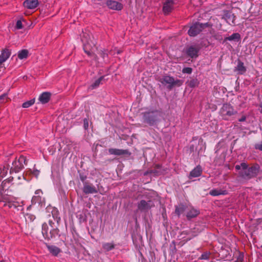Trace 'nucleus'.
<instances>
[{"label": "nucleus", "mask_w": 262, "mask_h": 262, "mask_svg": "<svg viewBox=\"0 0 262 262\" xmlns=\"http://www.w3.org/2000/svg\"><path fill=\"white\" fill-rule=\"evenodd\" d=\"M192 69L191 68H185L182 70L183 73L191 74L192 72Z\"/></svg>", "instance_id": "35"}, {"label": "nucleus", "mask_w": 262, "mask_h": 262, "mask_svg": "<svg viewBox=\"0 0 262 262\" xmlns=\"http://www.w3.org/2000/svg\"><path fill=\"white\" fill-rule=\"evenodd\" d=\"M235 168L236 170H239L242 168L243 171L241 176L246 179L256 177L259 171L258 166H254L248 168V165L245 163H242L240 165H236Z\"/></svg>", "instance_id": "1"}, {"label": "nucleus", "mask_w": 262, "mask_h": 262, "mask_svg": "<svg viewBox=\"0 0 262 262\" xmlns=\"http://www.w3.org/2000/svg\"><path fill=\"white\" fill-rule=\"evenodd\" d=\"M40 193H41V191L40 190H37L35 191V193L36 194H39Z\"/></svg>", "instance_id": "42"}, {"label": "nucleus", "mask_w": 262, "mask_h": 262, "mask_svg": "<svg viewBox=\"0 0 262 262\" xmlns=\"http://www.w3.org/2000/svg\"><path fill=\"white\" fill-rule=\"evenodd\" d=\"M186 210V207L183 205H180L179 206H177L176 208L175 212L178 215H180V214L183 213Z\"/></svg>", "instance_id": "22"}, {"label": "nucleus", "mask_w": 262, "mask_h": 262, "mask_svg": "<svg viewBox=\"0 0 262 262\" xmlns=\"http://www.w3.org/2000/svg\"><path fill=\"white\" fill-rule=\"evenodd\" d=\"M105 55V53H103V55H102L103 58H104Z\"/></svg>", "instance_id": "44"}, {"label": "nucleus", "mask_w": 262, "mask_h": 262, "mask_svg": "<svg viewBox=\"0 0 262 262\" xmlns=\"http://www.w3.org/2000/svg\"><path fill=\"white\" fill-rule=\"evenodd\" d=\"M202 173V169L201 167L197 166L194 168L189 174V178H196L201 176Z\"/></svg>", "instance_id": "17"}, {"label": "nucleus", "mask_w": 262, "mask_h": 262, "mask_svg": "<svg viewBox=\"0 0 262 262\" xmlns=\"http://www.w3.org/2000/svg\"><path fill=\"white\" fill-rule=\"evenodd\" d=\"M84 127L86 129L89 127V121L86 119H85L83 121Z\"/></svg>", "instance_id": "37"}, {"label": "nucleus", "mask_w": 262, "mask_h": 262, "mask_svg": "<svg viewBox=\"0 0 262 262\" xmlns=\"http://www.w3.org/2000/svg\"><path fill=\"white\" fill-rule=\"evenodd\" d=\"M13 178H9L8 179L4 180L2 183V187L3 190L9 188L11 185Z\"/></svg>", "instance_id": "23"}, {"label": "nucleus", "mask_w": 262, "mask_h": 262, "mask_svg": "<svg viewBox=\"0 0 262 262\" xmlns=\"http://www.w3.org/2000/svg\"><path fill=\"white\" fill-rule=\"evenodd\" d=\"M211 255V253L208 251H206L204 252L201 256V257H199V259H203V260H207L209 259Z\"/></svg>", "instance_id": "27"}, {"label": "nucleus", "mask_w": 262, "mask_h": 262, "mask_svg": "<svg viewBox=\"0 0 262 262\" xmlns=\"http://www.w3.org/2000/svg\"><path fill=\"white\" fill-rule=\"evenodd\" d=\"M8 168L7 167L4 166L3 169H1L0 172V177L2 178H4L5 177L7 173Z\"/></svg>", "instance_id": "32"}, {"label": "nucleus", "mask_w": 262, "mask_h": 262, "mask_svg": "<svg viewBox=\"0 0 262 262\" xmlns=\"http://www.w3.org/2000/svg\"><path fill=\"white\" fill-rule=\"evenodd\" d=\"M223 18H224L229 25H235V16L231 12L228 11L226 12Z\"/></svg>", "instance_id": "10"}, {"label": "nucleus", "mask_w": 262, "mask_h": 262, "mask_svg": "<svg viewBox=\"0 0 262 262\" xmlns=\"http://www.w3.org/2000/svg\"><path fill=\"white\" fill-rule=\"evenodd\" d=\"M103 79V77H100L99 78H98V79H97L95 82L92 85V87L93 88H95L96 87H97L99 85L101 81L102 80V79Z\"/></svg>", "instance_id": "33"}, {"label": "nucleus", "mask_w": 262, "mask_h": 262, "mask_svg": "<svg viewBox=\"0 0 262 262\" xmlns=\"http://www.w3.org/2000/svg\"><path fill=\"white\" fill-rule=\"evenodd\" d=\"M5 98H6V96H3L0 97V103L4 102V101H2V100Z\"/></svg>", "instance_id": "41"}, {"label": "nucleus", "mask_w": 262, "mask_h": 262, "mask_svg": "<svg viewBox=\"0 0 262 262\" xmlns=\"http://www.w3.org/2000/svg\"><path fill=\"white\" fill-rule=\"evenodd\" d=\"M261 112H262V103H261Z\"/></svg>", "instance_id": "47"}, {"label": "nucleus", "mask_w": 262, "mask_h": 262, "mask_svg": "<svg viewBox=\"0 0 262 262\" xmlns=\"http://www.w3.org/2000/svg\"><path fill=\"white\" fill-rule=\"evenodd\" d=\"M158 80L163 84L167 85L168 89H171L174 86H180L182 84L183 81L179 79L175 80L173 77L164 75L160 78Z\"/></svg>", "instance_id": "3"}, {"label": "nucleus", "mask_w": 262, "mask_h": 262, "mask_svg": "<svg viewBox=\"0 0 262 262\" xmlns=\"http://www.w3.org/2000/svg\"><path fill=\"white\" fill-rule=\"evenodd\" d=\"M51 97V94L49 92L42 93L39 97V101L42 103L45 104L49 102Z\"/></svg>", "instance_id": "16"}, {"label": "nucleus", "mask_w": 262, "mask_h": 262, "mask_svg": "<svg viewBox=\"0 0 262 262\" xmlns=\"http://www.w3.org/2000/svg\"><path fill=\"white\" fill-rule=\"evenodd\" d=\"M209 194L212 196H217L221 194H226V191L221 189H212L210 191Z\"/></svg>", "instance_id": "21"}, {"label": "nucleus", "mask_w": 262, "mask_h": 262, "mask_svg": "<svg viewBox=\"0 0 262 262\" xmlns=\"http://www.w3.org/2000/svg\"><path fill=\"white\" fill-rule=\"evenodd\" d=\"M12 200L9 196L8 195H3L0 192V202H5V206H8L9 208L12 207V204H11Z\"/></svg>", "instance_id": "14"}, {"label": "nucleus", "mask_w": 262, "mask_h": 262, "mask_svg": "<svg viewBox=\"0 0 262 262\" xmlns=\"http://www.w3.org/2000/svg\"><path fill=\"white\" fill-rule=\"evenodd\" d=\"M199 85V81L196 79H193L189 82L188 85L191 88H194Z\"/></svg>", "instance_id": "30"}, {"label": "nucleus", "mask_w": 262, "mask_h": 262, "mask_svg": "<svg viewBox=\"0 0 262 262\" xmlns=\"http://www.w3.org/2000/svg\"><path fill=\"white\" fill-rule=\"evenodd\" d=\"M81 179L82 181H84V178H82Z\"/></svg>", "instance_id": "45"}, {"label": "nucleus", "mask_w": 262, "mask_h": 262, "mask_svg": "<svg viewBox=\"0 0 262 262\" xmlns=\"http://www.w3.org/2000/svg\"><path fill=\"white\" fill-rule=\"evenodd\" d=\"M106 4L107 6L112 10L119 11L123 8V5L115 1L107 0Z\"/></svg>", "instance_id": "7"}, {"label": "nucleus", "mask_w": 262, "mask_h": 262, "mask_svg": "<svg viewBox=\"0 0 262 262\" xmlns=\"http://www.w3.org/2000/svg\"><path fill=\"white\" fill-rule=\"evenodd\" d=\"M47 247L50 252L54 256H57L60 252V249L56 246L47 245Z\"/></svg>", "instance_id": "18"}, {"label": "nucleus", "mask_w": 262, "mask_h": 262, "mask_svg": "<svg viewBox=\"0 0 262 262\" xmlns=\"http://www.w3.org/2000/svg\"><path fill=\"white\" fill-rule=\"evenodd\" d=\"M155 204L151 200H142L138 204V208L141 211H146L154 207Z\"/></svg>", "instance_id": "6"}, {"label": "nucleus", "mask_w": 262, "mask_h": 262, "mask_svg": "<svg viewBox=\"0 0 262 262\" xmlns=\"http://www.w3.org/2000/svg\"><path fill=\"white\" fill-rule=\"evenodd\" d=\"M173 0H167L163 5V11L165 14H169L173 7Z\"/></svg>", "instance_id": "9"}, {"label": "nucleus", "mask_w": 262, "mask_h": 262, "mask_svg": "<svg viewBox=\"0 0 262 262\" xmlns=\"http://www.w3.org/2000/svg\"><path fill=\"white\" fill-rule=\"evenodd\" d=\"M27 164L26 158L24 156H20L18 159H16L12 163V166L10 169V172L14 171L17 172L21 170Z\"/></svg>", "instance_id": "4"}, {"label": "nucleus", "mask_w": 262, "mask_h": 262, "mask_svg": "<svg viewBox=\"0 0 262 262\" xmlns=\"http://www.w3.org/2000/svg\"><path fill=\"white\" fill-rule=\"evenodd\" d=\"M108 152L111 155H122L127 153V151L126 150L123 149H119L116 148H110L108 149Z\"/></svg>", "instance_id": "19"}, {"label": "nucleus", "mask_w": 262, "mask_h": 262, "mask_svg": "<svg viewBox=\"0 0 262 262\" xmlns=\"http://www.w3.org/2000/svg\"><path fill=\"white\" fill-rule=\"evenodd\" d=\"M246 119V116H243L241 118H239L238 119V121L239 122H243V121H245Z\"/></svg>", "instance_id": "38"}, {"label": "nucleus", "mask_w": 262, "mask_h": 262, "mask_svg": "<svg viewBox=\"0 0 262 262\" xmlns=\"http://www.w3.org/2000/svg\"><path fill=\"white\" fill-rule=\"evenodd\" d=\"M199 51V48H196L194 46H190L187 49L186 51V53L187 55H188L191 58H196L198 56Z\"/></svg>", "instance_id": "11"}, {"label": "nucleus", "mask_w": 262, "mask_h": 262, "mask_svg": "<svg viewBox=\"0 0 262 262\" xmlns=\"http://www.w3.org/2000/svg\"><path fill=\"white\" fill-rule=\"evenodd\" d=\"M13 205H14V206L15 207H16V205L13 204Z\"/></svg>", "instance_id": "48"}, {"label": "nucleus", "mask_w": 262, "mask_h": 262, "mask_svg": "<svg viewBox=\"0 0 262 262\" xmlns=\"http://www.w3.org/2000/svg\"><path fill=\"white\" fill-rule=\"evenodd\" d=\"M103 248L106 251H110L114 248V246L111 243H104L102 245Z\"/></svg>", "instance_id": "28"}, {"label": "nucleus", "mask_w": 262, "mask_h": 262, "mask_svg": "<svg viewBox=\"0 0 262 262\" xmlns=\"http://www.w3.org/2000/svg\"><path fill=\"white\" fill-rule=\"evenodd\" d=\"M24 19L21 20H18L16 24V28L17 29H21L23 28V25H22V21H24Z\"/></svg>", "instance_id": "34"}, {"label": "nucleus", "mask_w": 262, "mask_h": 262, "mask_svg": "<svg viewBox=\"0 0 262 262\" xmlns=\"http://www.w3.org/2000/svg\"><path fill=\"white\" fill-rule=\"evenodd\" d=\"M39 173V171L38 170H34L33 171V174L35 175L36 177H37Z\"/></svg>", "instance_id": "39"}, {"label": "nucleus", "mask_w": 262, "mask_h": 262, "mask_svg": "<svg viewBox=\"0 0 262 262\" xmlns=\"http://www.w3.org/2000/svg\"><path fill=\"white\" fill-rule=\"evenodd\" d=\"M0 262H4L3 260L0 261Z\"/></svg>", "instance_id": "49"}, {"label": "nucleus", "mask_w": 262, "mask_h": 262, "mask_svg": "<svg viewBox=\"0 0 262 262\" xmlns=\"http://www.w3.org/2000/svg\"><path fill=\"white\" fill-rule=\"evenodd\" d=\"M88 44H89V42H88L86 43H84V50L85 51V52L89 55H91V53L90 52V51H87V49H88Z\"/></svg>", "instance_id": "36"}, {"label": "nucleus", "mask_w": 262, "mask_h": 262, "mask_svg": "<svg viewBox=\"0 0 262 262\" xmlns=\"http://www.w3.org/2000/svg\"><path fill=\"white\" fill-rule=\"evenodd\" d=\"M220 114L222 119L228 120L232 116L237 114V111L229 104H224L220 111Z\"/></svg>", "instance_id": "2"}, {"label": "nucleus", "mask_w": 262, "mask_h": 262, "mask_svg": "<svg viewBox=\"0 0 262 262\" xmlns=\"http://www.w3.org/2000/svg\"><path fill=\"white\" fill-rule=\"evenodd\" d=\"M48 226L47 223H43L42 225V233L43 236H48Z\"/></svg>", "instance_id": "31"}, {"label": "nucleus", "mask_w": 262, "mask_h": 262, "mask_svg": "<svg viewBox=\"0 0 262 262\" xmlns=\"http://www.w3.org/2000/svg\"><path fill=\"white\" fill-rule=\"evenodd\" d=\"M38 0H26L24 2V5L25 7L29 9L36 8L38 5Z\"/></svg>", "instance_id": "12"}, {"label": "nucleus", "mask_w": 262, "mask_h": 262, "mask_svg": "<svg viewBox=\"0 0 262 262\" xmlns=\"http://www.w3.org/2000/svg\"><path fill=\"white\" fill-rule=\"evenodd\" d=\"M56 220H57V222H58L60 220V218L56 217Z\"/></svg>", "instance_id": "43"}, {"label": "nucleus", "mask_w": 262, "mask_h": 262, "mask_svg": "<svg viewBox=\"0 0 262 262\" xmlns=\"http://www.w3.org/2000/svg\"><path fill=\"white\" fill-rule=\"evenodd\" d=\"M157 116L153 113H145L144 119L145 122L149 125H153L157 120Z\"/></svg>", "instance_id": "8"}, {"label": "nucleus", "mask_w": 262, "mask_h": 262, "mask_svg": "<svg viewBox=\"0 0 262 262\" xmlns=\"http://www.w3.org/2000/svg\"><path fill=\"white\" fill-rule=\"evenodd\" d=\"M236 70L239 72L240 74H243L246 71V68L244 66V63L242 62H239L236 67Z\"/></svg>", "instance_id": "26"}, {"label": "nucleus", "mask_w": 262, "mask_h": 262, "mask_svg": "<svg viewBox=\"0 0 262 262\" xmlns=\"http://www.w3.org/2000/svg\"><path fill=\"white\" fill-rule=\"evenodd\" d=\"M256 148L262 151V144L256 145Z\"/></svg>", "instance_id": "40"}, {"label": "nucleus", "mask_w": 262, "mask_h": 262, "mask_svg": "<svg viewBox=\"0 0 262 262\" xmlns=\"http://www.w3.org/2000/svg\"><path fill=\"white\" fill-rule=\"evenodd\" d=\"M199 214V211L193 208H191L187 213V217L188 219L195 217Z\"/></svg>", "instance_id": "20"}, {"label": "nucleus", "mask_w": 262, "mask_h": 262, "mask_svg": "<svg viewBox=\"0 0 262 262\" xmlns=\"http://www.w3.org/2000/svg\"><path fill=\"white\" fill-rule=\"evenodd\" d=\"M11 52L7 49L2 50L0 55V64L5 62L10 56Z\"/></svg>", "instance_id": "13"}, {"label": "nucleus", "mask_w": 262, "mask_h": 262, "mask_svg": "<svg viewBox=\"0 0 262 262\" xmlns=\"http://www.w3.org/2000/svg\"><path fill=\"white\" fill-rule=\"evenodd\" d=\"M207 25V24H203L196 23L192 25L188 31V34L190 36H195L198 35L204 28L205 26Z\"/></svg>", "instance_id": "5"}, {"label": "nucleus", "mask_w": 262, "mask_h": 262, "mask_svg": "<svg viewBox=\"0 0 262 262\" xmlns=\"http://www.w3.org/2000/svg\"><path fill=\"white\" fill-rule=\"evenodd\" d=\"M28 55V51L27 50H23L18 53V57L20 59L27 58Z\"/></svg>", "instance_id": "25"}, {"label": "nucleus", "mask_w": 262, "mask_h": 262, "mask_svg": "<svg viewBox=\"0 0 262 262\" xmlns=\"http://www.w3.org/2000/svg\"><path fill=\"white\" fill-rule=\"evenodd\" d=\"M83 191L86 194L94 193L97 192L96 188L94 186L88 184L84 185Z\"/></svg>", "instance_id": "15"}, {"label": "nucleus", "mask_w": 262, "mask_h": 262, "mask_svg": "<svg viewBox=\"0 0 262 262\" xmlns=\"http://www.w3.org/2000/svg\"><path fill=\"white\" fill-rule=\"evenodd\" d=\"M82 41L84 42V40L83 38H82Z\"/></svg>", "instance_id": "46"}, {"label": "nucleus", "mask_w": 262, "mask_h": 262, "mask_svg": "<svg viewBox=\"0 0 262 262\" xmlns=\"http://www.w3.org/2000/svg\"><path fill=\"white\" fill-rule=\"evenodd\" d=\"M34 102H35V99H33L29 101L24 102L22 106L24 108H28V107H30V106H31L32 105H33L34 103Z\"/></svg>", "instance_id": "29"}, {"label": "nucleus", "mask_w": 262, "mask_h": 262, "mask_svg": "<svg viewBox=\"0 0 262 262\" xmlns=\"http://www.w3.org/2000/svg\"><path fill=\"white\" fill-rule=\"evenodd\" d=\"M239 38H240V35L237 33H233L231 36L226 37L225 39V40H229V41L238 40L239 39Z\"/></svg>", "instance_id": "24"}]
</instances>
